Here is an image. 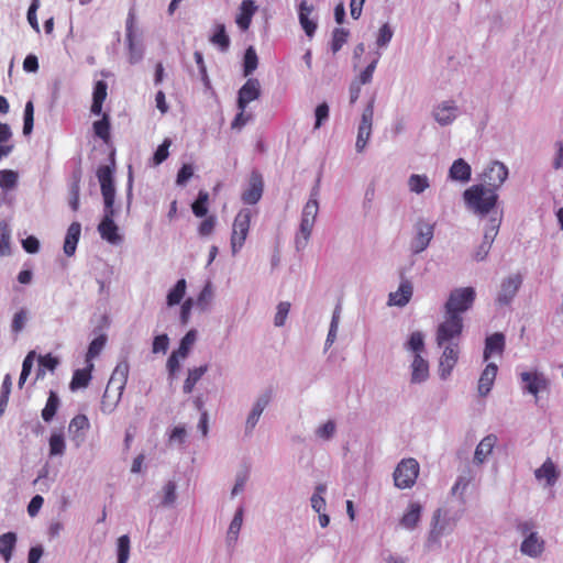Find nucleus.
I'll use <instances>...</instances> for the list:
<instances>
[{
	"mask_svg": "<svg viewBox=\"0 0 563 563\" xmlns=\"http://www.w3.org/2000/svg\"><path fill=\"white\" fill-rule=\"evenodd\" d=\"M419 463L415 459L401 460L394 472L395 486L400 489L412 487L419 475Z\"/></svg>",
	"mask_w": 563,
	"mask_h": 563,
	"instance_id": "9",
	"label": "nucleus"
},
{
	"mask_svg": "<svg viewBox=\"0 0 563 563\" xmlns=\"http://www.w3.org/2000/svg\"><path fill=\"white\" fill-rule=\"evenodd\" d=\"M213 296H214V291H213L212 284L210 282H208L205 285V287L201 289V291L197 298V301H196L197 307L201 311L208 310V308L213 299Z\"/></svg>",
	"mask_w": 563,
	"mask_h": 563,
	"instance_id": "50",
	"label": "nucleus"
},
{
	"mask_svg": "<svg viewBox=\"0 0 563 563\" xmlns=\"http://www.w3.org/2000/svg\"><path fill=\"white\" fill-rule=\"evenodd\" d=\"M435 222L419 218L413 224V235L409 249L412 254H420L428 249L434 236Z\"/></svg>",
	"mask_w": 563,
	"mask_h": 563,
	"instance_id": "6",
	"label": "nucleus"
},
{
	"mask_svg": "<svg viewBox=\"0 0 563 563\" xmlns=\"http://www.w3.org/2000/svg\"><path fill=\"white\" fill-rule=\"evenodd\" d=\"M373 118H374V99H371L367 106L364 108L361 121L357 128V136L355 142V148L357 153H362L372 135L373 130Z\"/></svg>",
	"mask_w": 563,
	"mask_h": 563,
	"instance_id": "10",
	"label": "nucleus"
},
{
	"mask_svg": "<svg viewBox=\"0 0 563 563\" xmlns=\"http://www.w3.org/2000/svg\"><path fill=\"white\" fill-rule=\"evenodd\" d=\"M129 369L126 360L120 361L113 369L101 400L103 413L109 415L117 408L128 382Z\"/></svg>",
	"mask_w": 563,
	"mask_h": 563,
	"instance_id": "2",
	"label": "nucleus"
},
{
	"mask_svg": "<svg viewBox=\"0 0 563 563\" xmlns=\"http://www.w3.org/2000/svg\"><path fill=\"white\" fill-rule=\"evenodd\" d=\"M208 372V365H201L198 367L189 368L187 378L184 382L183 391L185 394L192 393L195 385L201 379V377Z\"/></svg>",
	"mask_w": 563,
	"mask_h": 563,
	"instance_id": "36",
	"label": "nucleus"
},
{
	"mask_svg": "<svg viewBox=\"0 0 563 563\" xmlns=\"http://www.w3.org/2000/svg\"><path fill=\"white\" fill-rule=\"evenodd\" d=\"M170 145V139H165L164 142L156 148L152 158L154 166L161 165L164 161L167 159L169 155L168 148Z\"/></svg>",
	"mask_w": 563,
	"mask_h": 563,
	"instance_id": "63",
	"label": "nucleus"
},
{
	"mask_svg": "<svg viewBox=\"0 0 563 563\" xmlns=\"http://www.w3.org/2000/svg\"><path fill=\"white\" fill-rule=\"evenodd\" d=\"M198 332L196 329L189 330L180 340L179 346L176 352L183 360L187 358L192 346L195 345L197 341Z\"/></svg>",
	"mask_w": 563,
	"mask_h": 563,
	"instance_id": "39",
	"label": "nucleus"
},
{
	"mask_svg": "<svg viewBox=\"0 0 563 563\" xmlns=\"http://www.w3.org/2000/svg\"><path fill=\"white\" fill-rule=\"evenodd\" d=\"M503 213L501 212H494L492 213L490 218H488V221L484 229V235L483 241L476 249L474 253V258L477 262H482L486 260V257L489 254V251L492 249V245L495 241V238L498 234L500 224H501Z\"/></svg>",
	"mask_w": 563,
	"mask_h": 563,
	"instance_id": "7",
	"label": "nucleus"
},
{
	"mask_svg": "<svg viewBox=\"0 0 563 563\" xmlns=\"http://www.w3.org/2000/svg\"><path fill=\"white\" fill-rule=\"evenodd\" d=\"M318 212L319 205H316L314 200L307 201L303 206L299 229L295 236V247L297 251H302L307 246L314 227Z\"/></svg>",
	"mask_w": 563,
	"mask_h": 563,
	"instance_id": "5",
	"label": "nucleus"
},
{
	"mask_svg": "<svg viewBox=\"0 0 563 563\" xmlns=\"http://www.w3.org/2000/svg\"><path fill=\"white\" fill-rule=\"evenodd\" d=\"M476 292L473 287H461L453 289L444 305V320L438 325L440 327L441 336L449 332L462 334L463 318L462 313L470 310L475 301Z\"/></svg>",
	"mask_w": 563,
	"mask_h": 563,
	"instance_id": "1",
	"label": "nucleus"
},
{
	"mask_svg": "<svg viewBox=\"0 0 563 563\" xmlns=\"http://www.w3.org/2000/svg\"><path fill=\"white\" fill-rule=\"evenodd\" d=\"M497 441L498 439L495 434L484 437L475 449L473 462L477 465L483 464L492 454Z\"/></svg>",
	"mask_w": 563,
	"mask_h": 563,
	"instance_id": "27",
	"label": "nucleus"
},
{
	"mask_svg": "<svg viewBox=\"0 0 563 563\" xmlns=\"http://www.w3.org/2000/svg\"><path fill=\"white\" fill-rule=\"evenodd\" d=\"M413 294L412 283L408 279H402L398 289L389 294L388 305L405 307L411 299Z\"/></svg>",
	"mask_w": 563,
	"mask_h": 563,
	"instance_id": "24",
	"label": "nucleus"
},
{
	"mask_svg": "<svg viewBox=\"0 0 563 563\" xmlns=\"http://www.w3.org/2000/svg\"><path fill=\"white\" fill-rule=\"evenodd\" d=\"M537 481H544L545 486L552 487L556 484L560 477V471L552 459L548 457L540 467L534 471Z\"/></svg>",
	"mask_w": 563,
	"mask_h": 563,
	"instance_id": "22",
	"label": "nucleus"
},
{
	"mask_svg": "<svg viewBox=\"0 0 563 563\" xmlns=\"http://www.w3.org/2000/svg\"><path fill=\"white\" fill-rule=\"evenodd\" d=\"M27 319V311L25 309L15 312L11 322V331L15 334L20 333L24 329Z\"/></svg>",
	"mask_w": 563,
	"mask_h": 563,
	"instance_id": "64",
	"label": "nucleus"
},
{
	"mask_svg": "<svg viewBox=\"0 0 563 563\" xmlns=\"http://www.w3.org/2000/svg\"><path fill=\"white\" fill-rule=\"evenodd\" d=\"M421 510L420 504L411 503L400 519V526L407 530L415 529L420 520Z\"/></svg>",
	"mask_w": 563,
	"mask_h": 563,
	"instance_id": "34",
	"label": "nucleus"
},
{
	"mask_svg": "<svg viewBox=\"0 0 563 563\" xmlns=\"http://www.w3.org/2000/svg\"><path fill=\"white\" fill-rule=\"evenodd\" d=\"M59 406V398L56 393L51 391L49 396L47 398L46 405L44 409L42 410V418L45 422H49L54 416L56 415V411Z\"/></svg>",
	"mask_w": 563,
	"mask_h": 563,
	"instance_id": "48",
	"label": "nucleus"
},
{
	"mask_svg": "<svg viewBox=\"0 0 563 563\" xmlns=\"http://www.w3.org/2000/svg\"><path fill=\"white\" fill-rule=\"evenodd\" d=\"M18 184V173L11 169L0 170V187L3 190H11Z\"/></svg>",
	"mask_w": 563,
	"mask_h": 563,
	"instance_id": "53",
	"label": "nucleus"
},
{
	"mask_svg": "<svg viewBox=\"0 0 563 563\" xmlns=\"http://www.w3.org/2000/svg\"><path fill=\"white\" fill-rule=\"evenodd\" d=\"M90 423L88 418L85 415H77L75 416L69 423L68 430L70 433L74 434V438L82 441L84 439V431L88 430Z\"/></svg>",
	"mask_w": 563,
	"mask_h": 563,
	"instance_id": "41",
	"label": "nucleus"
},
{
	"mask_svg": "<svg viewBox=\"0 0 563 563\" xmlns=\"http://www.w3.org/2000/svg\"><path fill=\"white\" fill-rule=\"evenodd\" d=\"M263 190V177L257 170H253L249 179L247 188L243 191L241 199L246 205H255L261 200Z\"/></svg>",
	"mask_w": 563,
	"mask_h": 563,
	"instance_id": "19",
	"label": "nucleus"
},
{
	"mask_svg": "<svg viewBox=\"0 0 563 563\" xmlns=\"http://www.w3.org/2000/svg\"><path fill=\"white\" fill-rule=\"evenodd\" d=\"M108 96V84L104 80L96 81L92 91V104L90 111L93 115H100L102 104Z\"/></svg>",
	"mask_w": 563,
	"mask_h": 563,
	"instance_id": "29",
	"label": "nucleus"
},
{
	"mask_svg": "<svg viewBox=\"0 0 563 563\" xmlns=\"http://www.w3.org/2000/svg\"><path fill=\"white\" fill-rule=\"evenodd\" d=\"M125 40L129 48V62L131 64L141 62L144 48L142 44L135 43L134 15L131 12L125 22Z\"/></svg>",
	"mask_w": 563,
	"mask_h": 563,
	"instance_id": "18",
	"label": "nucleus"
},
{
	"mask_svg": "<svg viewBox=\"0 0 563 563\" xmlns=\"http://www.w3.org/2000/svg\"><path fill=\"white\" fill-rule=\"evenodd\" d=\"M521 284L522 278L518 274L510 275L507 278L503 279L500 284V289L497 294L496 302L499 306L509 305L517 295Z\"/></svg>",
	"mask_w": 563,
	"mask_h": 563,
	"instance_id": "17",
	"label": "nucleus"
},
{
	"mask_svg": "<svg viewBox=\"0 0 563 563\" xmlns=\"http://www.w3.org/2000/svg\"><path fill=\"white\" fill-rule=\"evenodd\" d=\"M244 507L239 506L234 512V516L229 525L227 532V544L233 545L239 539V533L243 525Z\"/></svg>",
	"mask_w": 563,
	"mask_h": 563,
	"instance_id": "30",
	"label": "nucleus"
},
{
	"mask_svg": "<svg viewBox=\"0 0 563 563\" xmlns=\"http://www.w3.org/2000/svg\"><path fill=\"white\" fill-rule=\"evenodd\" d=\"M210 42L218 46L221 52H227L230 46V38L225 32L224 24H217Z\"/></svg>",
	"mask_w": 563,
	"mask_h": 563,
	"instance_id": "42",
	"label": "nucleus"
},
{
	"mask_svg": "<svg viewBox=\"0 0 563 563\" xmlns=\"http://www.w3.org/2000/svg\"><path fill=\"white\" fill-rule=\"evenodd\" d=\"M465 203L477 216L490 218L492 213L498 212L495 207L498 195L484 185H474L463 194Z\"/></svg>",
	"mask_w": 563,
	"mask_h": 563,
	"instance_id": "4",
	"label": "nucleus"
},
{
	"mask_svg": "<svg viewBox=\"0 0 563 563\" xmlns=\"http://www.w3.org/2000/svg\"><path fill=\"white\" fill-rule=\"evenodd\" d=\"M95 134L107 142L110 137V118L108 113H103L101 120L95 121L92 124Z\"/></svg>",
	"mask_w": 563,
	"mask_h": 563,
	"instance_id": "49",
	"label": "nucleus"
},
{
	"mask_svg": "<svg viewBox=\"0 0 563 563\" xmlns=\"http://www.w3.org/2000/svg\"><path fill=\"white\" fill-rule=\"evenodd\" d=\"M252 212L250 209H241L235 216L232 234H231V250L235 255L240 252L247 238L251 225Z\"/></svg>",
	"mask_w": 563,
	"mask_h": 563,
	"instance_id": "8",
	"label": "nucleus"
},
{
	"mask_svg": "<svg viewBox=\"0 0 563 563\" xmlns=\"http://www.w3.org/2000/svg\"><path fill=\"white\" fill-rule=\"evenodd\" d=\"M446 523L440 521V510L432 518L431 530L428 536L427 545L431 548L433 544H440L442 536L445 533Z\"/></svg>",
	"mask_w": 563,
	"mask_h": 563,
	"instance_id": "35",
	"label": "nucleus"
},
{
	"mask_svg": "<svg viewBox=\"0 0 563 563\" xmlns=\"http://www.w3.org/2000/svg\"><path fill=\"white\" fill-rule=\"evenodd\" d=\"M15 543L16 534L14 532H7L0 536V555L5 563L11 560Z\"/></svg>",
	"mask_w": 563,
	"mask_h": 563,
	"instance_id": "37",
	"label": "nucleus"
},
{
	"mask_svg": "<svg viewBox=\"0 0 563 563\" xmlns=\"http://www.w3.org/2000/svg\"><path fill=\"white\" fill-rule=\"evenodd\" d=\"M107 340V335L101 333L90 342L86 354V363L89 364L90 369L93 368L92 360L96 358L104 349Z\"/></svg>",
	"mask_w": 563,
	"mask_h": 563,
	"instance_id": "38",
	"label": "nucleus"
},
{
	"mask_svg": "<svg viewBox=\"0 0 563 563\" xmlns=\"http://www.w3.org/2000/svg\"><path fill=\"white\" fill-rule=\"evenodd\" d=\"M58 365V361L56 357L51 354H46L44 356L38 357V369L36 373V378L43 377L45 375V369L54 371Z\"/></svg>",
	"mask_w": 563,
	"mask_h": 563,
	"instance_id": "54",
	"label": "nucleus"
},
{
	"mask_svg": "<svg viewBox=\"0 0 563 563\" xmlns=\"http://www.w3.org/2000/svg\"><path fill=\"white\" fill-rule=\"evenodd\" d=\"M34 358H35V352L31 351L23 360L22 371H21V374L19 377V383H18L19 388H22L23 385L25 384V382L32 371Z\"/></svg>",
	"mask_w": 563,
	"mask_h": 563,
	"instance_id": "59",
	"label": "nucleus"
},
{
	"mask_svg": "<svg viewBox=\"0 0 563 563\" xmlns=\"http://www.w3.org/2000/svg\"><path fill=\"white\" fill-rule=\"evenodd\" d=\"M261 96L260 81L255 78H250L240 88L238 96V108L239 110L245 111L247 104L251 101L258 99Z\"/></svg>",
	"mask_w": 563,
	"mask_h": 563,
	"instance_id": "20",
	"label": "nucleus"
},
{
	"mask_svg": "<svg viewBox=\"0 0 563 563\" xmlns=\"http://www.w3.org/2000/svg\"><path fill=\"white\" fill-rule=\"evenodd\" d=\"M408 187L411 192L422 194L430 187V180L427 175L412 174L408 178Z\"/></svg>",
	"mask_w": 563,
	"mask_h": 563,
	"instance_id": "43",
	"label": "nucleus"
},
{
	"mask_svg": "<svg viewBox=\"0 0 563 563\" xmlns=\"http://www.w3.org/2000/svg\"><path fill=\"white\" fill-rule=\"evenodd\" d=\"M471 166L463 158H459L450 167L449 176L453 180L466 183L471 178Z\"/></svg>",
	"mask_w": 563,
	"mask_h": 563,
	"instance_id": "33",
	"label": "nucleus"
},
{
	"mask_svg": "<svg viewBox=\"0 0 563 563\" xmlns=\"http://www.w3.org/2000/svg\"><path fill=\"white\" fill-rule=\"evenodd\" d=\"M81 232V225L79 222H73L66 233L65 242H64V253L67 256H71L75 254L77 243L79 241Z\"/></svg>",
	"mask_w": 563,
	"mask_h": 563,
	"instance_id": "31",
	"label": "nucleus"
},
{
	"mask_svg": "<svg viewBox=\"0 0 563 563\" xmlns=\"http://www.w3.org/2000/svg\"><path fill=\"white\" fill-rule=\"evenodd\" d=\"M327 493V486L324 484H319L314 488V493L310 498L311 507L316 512H323L325 510V499L323 495Z\"/></svg>",
	"mask_w": 563,
	"mask_h": 563,
	"instance_id": "45",
	"label": "nucleus"
},
{
	"mask_svg": "<svg viewBox=\"0 0 563 563\" xmlns=\"http://www.w3.org/2000/svg\"><path fill=\"white\" fill-rule=\"evenodd\" d=\"M130 555V538L124 534L118 539V563H126Z\"/></svg>",
	"mask_w": 563,
	"mask_h": 563,
	"instance_id": "62",
	"label": "nucleus"
},
{
	"mask_svg": "<svg viewBox=\"0 0 563 563\" xmlns=\"http://www.w3.org/2000/svg\"><path fill=\"white\" fill-rule=\"evenodd\" d=\"M336 432V423L333 420H328L314 430L316 437L321 441H330L334 438Z\"/></svg>",
	"mask_w": 563,
	"mask_h": 563,
	"instance_id": "51",
	"label": "nucleus"
},
{
	"mask_svg": "<svg viewBox=\"0 0 563 563\" xmlns=\"http://www.w3.org/2000/svg\"><path fill=\"white\" fill-rule=\"evenodd\" d=\"M347 36L349 31L345 29L336 27L333 30L331 43V49L333 53H336L342 48L343 44L347 40Z\"/></svg>",
	"mask_w": 563,
	"mask_h": 563,
	"instance_id": "61",
	"label": "nucleus"
},
{
	"mask_svg": "<svg viewBox=\"0 0 563 563\" xmlns=\"http://www.w3.org/2000/svg\"><path fill=\"white\" fill-rule=\"evenodd\" d=\"M405 349L413 355L420 354L424 352V334L421 331L412 332L408 340L405 343Z\"/></svg>",
	"mask_w": 563,
	"mask_h": 563,
	"instance_id": "40",
	"label": "nucleus"
},
{
	"mask_svg": "<svg viewBox=\"0 0 563 563\" xmlns=\"http://www.w3.org/2000/svg\"><path fill=\"white\" fill-rule=\"evenodd\" d=\"M340 307H336L332 313L329 332L324 342V351H327L336 340V334L339 330L340 323Z\"/></svg>",
	"mask_w": 563,
	"mask_h": 563,
	"instance_id": "46",
	"label": "nucleus"
},
{
	"mask_svg": "<svg viewBox=\"0 0 563 563\" xmlns=\"http://www.w3.org/2000/svg\"><path fill=\"white\" fill-rule=\"evenodd\" d=\"M521 383L523 384L522 390L523 393H528L536 398L540 391L547 390L550 382L547 376L538 371L533 372H522L520 374Z\"/></svg>",
	"mask_w": 563,
	"mask_h": 563,
	"instance_id": "14",
	"label": "nucleus"
},
{
	"mask_svg": "<svg viewBox=\"0 0 563 563\" xmlns=\"http://www.w3.org/2000/svg\"><path fill=\"white\" fill-rule=\"evenodd\" d=\"M498 367L495 363H488L478 379V394L487 396L494 385Z\"/></svg>",
	"mask_w": 563,
	"mask_h": 563,
	"instance_id": "28",
	"label": "nucleus"
},
{
	"mask_svg": "<svg viewBox=\"0 0 563 563\" xmlns=\"http://www.w3.org/2000/svg\"><path fill=\"white\" fill-rule=\"evenodd\" d=\"M313 5L302 0L298 7L299 23L308 37H312L317 30V22L310 15L313 12Z\"/></svg>",
	"mask_w": 563,
	"mask_h": 563,
	"instance_id": "23",
	"label": "nucleus"
},
{
	"mask_svg": "<svg viewBox=\"0 0 563 563\" xmlns=\"http://www.w3.org/2000/svg\"><path fill=\"white\" fill-rule=\"evenodd\" d=\"M412 384H421L429 377V363L420 354L413 355L410 364Z\"/></svg>",
	"mask_w": 563,
	"mask_h": 563,
	"instance_id": "25",
	"label": "nucleus"
},
{
	"mask_svg": "<svg viewBox=\"0 0 563 563\" xmlns=\"http://www.w3.org/2000/svg\"><path fill=\"white\" fill-rule=\"evenodd\" d=\"M508 168L507 166L498 161H494L488 164L482 174V180L487 185L489 189L496 191L507 179Z\"/></svg>",
	"mask_w": 563,
	"mask_h": 563,
	"instance_id": "13",
	"label": "nucleus"
},
{
	"mask_svg": "<svg viewBox=\"0 0 563 563\" xmlns=\"http://www.w3.org/2000/svg\"><path fill=\"white\" fill-rule=\"evenodd\" d=\"M186 294V280L179 279L167 294V305L173 307L178 305Z\"/></svg>",
	"mask_w": 563,
	"mask_h": 563,
	"instance_id": "47",
	"label": "nucleus"
},
{
	"mask_svg": "<svg viewBox=\"0 0 563 563\" xmlns=\"http://www.w3.org/2000/svg\"><path fill=\"white\" fill-rule=\"evenodd\" d=\"M505 349V335L496 332L486 338L484 360L487 361L494 353H501Z\"/></svg>",
	"mask_w": 563,
	"mask_h": 563,
	"instance_id": "32",
	"label": "nucleus"
},
{
	"mask_svg": "<svg viewBox=\"0 0 563 563\" xmlns=\"http://www.w3.org/2000/svg\"><path fill=\"white\" fill-rule=\"evenodd\" d=\"M440 333V327H438L435 342L437 345L443 350L439 360V375L441 379L445 380L451 376L459 361L461 334L452 333V335H450L449 332H446V334L441 336Z\"/></svg>",
	"mask_w": 563,
	"mask_h": 563,
	"instance_id": "3",
	"label": "nucleus"
},
{
	"mask_svg": "<svg viewBox=\"0 0 563 563\" xmlns=\"http://www.w3.org/2000/svg\"><path fill=\"white\" fill-rule=\"evenodd\" d=\"M66 445L63 434L53 433L49 438V455H63L65 452Z\"/></svg>",
	"mask_w": 563,
	"mask_h": 563,
	"instance_id": "55",
	"label": "nucleus"
},
{
	"mask_svg": "<svg viewBox=\"0 0 563 563\" xmlns=\"http://www.w3.org/2000/svg\"><path fill=\"white\" fill-rule=\"evenodd\" d=\"M34 124V106L32 101H27L24 108L23 115V134L30 135Z\"/></svg>",
	"mask_w": 563,
	"mask_h": 563,
	"instance_id": "60",
	"label": "nucleus"
},
{
	"mask_svg": "<svg viewBox=\"0 0 563 563\" xmlns=\"http://www.w3.org/2000/svg\"><path fill=\"white\" fill-rule=\"evenodd\" d=\"M258 59L254 47L250 46L244 54V76L251 75L257 68Z\"/></svg>",
	"mask_w": 563,
	"mask_h": 563,
	"instance_id": "57",
	"label": "nucleus"
},
{
	"mask_svg": "<svg viewBox=\"0 0 563 563\" xmlns=\"http://www.w3.org/2000/svg\"><path fill=\"white\" fill-rule=\"evenodd\" d=\"M11 228L8 222L0 221V254H10Z\"/></svg>",
	"mask_w": 563,
	"mask_h": 563,
	"instance_id": "52",
	"label": "nucleus"
},
{
	"mask_svg": "<svg viewBox=\"0 0 563 563\" xmlns=\"http://www.w3.org/2000/svg\"><path fill=\"white\" fill-rule=\"evenodd\" d=\"M394 35V30L389 23H384L377 33L376 45L380 48L387 47Z\"/></svg>",
	"mask_w": 563,
	"mask_h": 563,
	"instance_id": "56",
	"label": "nucleus"
},
{
	"mask_svg": "<svg viewBox=\"0 0 563 563\" xmlns=\"http://www.w3.org/2000/svg\"><path fill=\"white\" fill-rule=\"evenodd\" d=\"M258 7L254 0H243L239 7V13L235 18V22L240 30L246 31L252 22V18L257 11Z\"/></svg>",
	"mask_w": 563,
	"mask_h": 563,
	"instance_id": "26",
	"label": "nucleus"
},
{
	"mask_svg": "<svg viewBox=\"0 0 563 563\" xmlns=\"http://www.w3.org/2000/svg\"><path fill=\"white\" fill-rule=\"evenodd\" d=\"M97 177L100 183L101 194L103 197V210H114L115 187L113 183L112 168L108 165L100 166L97 170Z\"/></svg>",
	"mask_w": 563,
	"mask_h": 563,
	"instance_id": "11",
	"label": "nucleus"
},
{
	"mask_svg": "<svg viewBox=\"0 0 563 563\" xmlns=\"http://www.w3.org/2000/svg\"><path fill=\"white\" fill-rule=\"evenodd\" d=\"M249 472L247 471H239L236 474H235V478H234V485L231 489V498H235L239 494H241L242 492H244L245 489V486H246V483L249 481Z\"/></svg>",
	"mask_w": 563,
	"mask_h": 563,
	"instance_id": "58",
	"label": "nucleus"
},
{
	"mask_svg": "<svg viewBox=\"0 0 563 563\" xmlns=\"http://www.w3.org/2000/svg\"><path fill=\"white\" fill-rule=\"evenodd\" d=\"M431 115L441 126L451 125L460 115V109L455 101L444 100L433 106Z\"/></svg>",
	"mask_w": 563,
	"mask_h": 563,
	"instance_id": "12",
	"label": "nucleus"
},
{
	"mask_svg": "<svg viewBox=\"0 0 563 563\" xmlns=\"http://www.w3.org/2000/svg\"><path fill=\"white\" fill-rule=\"evenodd\" d=\"M92 369L89 368V364H87V367L84 369H77L71 378L70 382V389L75 390L78 388H85L88 386L90 379H91V373Z\"/></svg>",
	"mask_w": 563,
	"mask_h": 563,
	"instance_id": "44",
	"label": "nucleus"
},
{
	"mask_svg": "<svg viewBox=\"0 0 563 563\" xmlns=\"http://www.w3.org/2000/svg\"><path fill=\"white\" fill-rule=\"evenodd\" d=\"M544 548L545 542L537 532H529L520 544L521 553L532 559L541 556Z\"/></svg>",
	"mask_w": 563,
	"mask_h": 563,
	"instance_id": "21",
	"label": "nucleus"
},
{
	"mask_svg": "<svg viewBox=\"0 0 563 563\" xmlns=\"http://www.w3.org/2000/svg\"><path fill=\"white\" fill-rule=\"evenodd\" d=\"M271 393L264 391L261 395L257 396L255 399L250 413L246 417L245 420V434L251 435L253 433V430L255 429L257 422L260 421V418L263 413V411L266 409L268 404L271 402Z\"/></svg>",
	"mask_w": 563,
	"mask_h": 563,
	"instance_id": "16",
	"label": "nucleus"
},
{
	"mask_svg": "<svg viewBox=\"0 0 563 563\" xmlns=\"http://www.w3.org/2000/svg\"><path fill=\"white\" fill-rule=\"evenodd\" d=\"M104 214L98 225L100 236L112 245H118L122 242V236L119 234V228L113 221L114 210H103Z\"/></svg>",
	"mask_w": 563,
	"mask_h": 563,
	"instance_id": "15",
	"label": "nucleus"
}]
</instances>
